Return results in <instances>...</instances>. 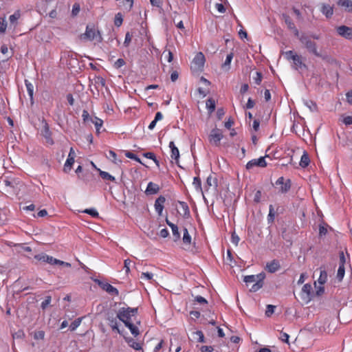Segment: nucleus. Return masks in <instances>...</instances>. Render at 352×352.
I'll use <instances>...</instances> for the list:
<instances>
[{"label":"nucleus","instance_id":"nucleus-58","mask_svg":"<svg viewBox=\"0 0 352 352\" xmlns=\"http://www.w3.org/2000/svg\"><path fill=\"white\" fill-rule=\"evenodd\" d=\"M125 64V61L122 59V58H119L118 59L115 63H114V66L116 68H120L121 67H122Z\"/></svg>","mask_w":352,"mask_h":352},{"label":"nucleus","instance_id":"nucleus-53","mask_svg":"<svg viewBox=\"0 0 352 352\" xmlns=\"http://www.w3.org/2000/svg\"><path fill=\"white\" fill-rule=\"evenodd\" d=\"M282 341L289 344V336L287 333H285V332H280V338H279Z\"/></svg>","mask_w":352,"mask_h":352},{"label":"nucleus","instance_id":"nucleus-7","mask_svg":"<svg viewBox=\"0 0 352 352\" xmlns=\"http://www.w3.org/2000/svg\"><path fill=\"white\" fill-rule=\"evenodd\" d=\"M95 282L105 292L111 296H118V290L111 284L100 280H95Z\"/></svg>","mask_w":352,"mask_h":352},{"label":"nucleus","instance_id":"nucleus-39","mask_svg":"<svg viewBox=\"0 0 352 352\" xmlns=\"http://www.w3.org/2000/svg\"><path fill=\"white\" fill-rule=\"evenodd\" d=\"M19 17H20V13L18 11L15 12L13 14L10 15L9 17L10 24L15 25L16 23V21L19 19Z\"/></svg>","mask_w":352,"mask_h":352},{"label":"nucleus","instance_id":"nucleus-54","mask_svg":"<svg viewBox=\"0 0 352 352\" xmlns=\"http://www.w3.org/2000/svg\"><path fill=\"white\" fill-rule=\"evenodd\" d=\"M233 56H234V55H233L232 53H230V54H228L227 55L226 60H225V62L223 63V66L224 67L230 65V63H231V61H232V60L233 58Z\"/></svg>","mask_w":352,"mask_h":352},{"label":"nucleus","instance_id":"nucleus-9","mask_svg":"<svg viewBox=\"0 0 352 352\" xmlns=\"http://www.w3.org/2000/svg\"><path fill=\"white\" fill-rule=\"evenodd\" d=\"M205 63V57L203 53H197L192 62V67L195 69H201L204 67Z\"/></svg>","mask_w":352,"mask_h":352},{"label":"nucleus","instance_id":"nucleus-38","mask_svg":"<svg viewBox=\"0 0 352 352\" xmlns=\"http://www.w3.org/2000/svg\"><path fill=\"white\" fill-rule=\"evenodd\" d=\"M183 241L185 244H190L191 242V236L188 233L187 228H184V236H183Z\"/></svg>","mask_w":352,"mask_h":352},{"label":"nucleus","instance_id":"nucleus-29","mask_svg":"<svg viewBox=\"0 0 352 352\" xmlns=\"http://www.w3.org/2000/svg\"><path fill=\"white\" fill-rule=\"evenodd\" d=\"M74 163V159L72 158V157H67L65 163V165H64V171L65 173H67L69 172L71 168H72V166L73 165V164Z\"/></svg>","mask_w":352,"mask_h":352},{"label":"nucleus","instance_id":"nucleus-6","mask_svg":"<svg viewBox=\"0 0 352 352\" xmlns=\"http://www.w3.org/2000/svg\"><path fill=\"white\" fill-rule=\"evenodd\" d=\"M118 314L116 315L113 312H108L106 316V320L108 321V324L111 327L113 331H116L119 334H122L121 331L118 327Z\"/></svg>","mask_w":352,"mask_h":352},{"label":"nucleus","instance_id":"nucleus-18","mask_svg":"<svg viewBox=\"0 0 352 352\" xmlns=\"http://www.w3.org/2000/svg\"><path fill=\"white\" fill-rule=\"evenodd\" d=\"M169 148L171 150V154L170 157L173 160H175L176 161V163L177 164L179 162V151L177 147L175 145V143L173 142H170L169 143Z\"/></svg>","mask_w":352,"mask_h":352},{"label":"nucleus","instance_id":"nucleus-32","mask_svg":"<svg viewBox=\"0 0 352 352\" xmlns=\"http://www.w3.org/2000/svg\"><path fill=\"white\" fill-rule=\"evenodd\" d=\"M143 156L148 159L152 160L158 167L160 166V162L157 160V159L155 157V155L153 153H152V152L144 153H143Z\"/></svg>","mask_w":352,"mask_h":352},{"label":"nucleus","instance_id":"nucleus-14","mask_svg":"<svg viewBox=\"0 0 352 352\" xmlns=\"http://www.w3.org/2000/svg\"><path fill=\"white\" fill-rule=\"evenodd\" d=\"M311 290L312 287L310 284H305L302 288L301 298L307 302L310 301L311 299Z\"/></svg>","mask_w":352,"mask_h":352},{"label":"nucleus","instance_id":"nucleus-30","mask_svg":"<svg viewBox=\"0 0 352 352\" xmlns=\"http://www.w3.org/2000/svg\"><path fill=\"white\" fill-rule=\"evenodd\" d=\"M192 185L195 190L198 192H202L201 181L199 177H195L193 179Z\"/></svg>","mask_w":352,"mask_h":352},{"label":"nucleus","instance_id":"nucleus-60","mask_svg":"<svg viewBox=\"0 0 352 352\" xmlns=\"http://www.w3.org/2000/svg\"><path fill=\"white\" fill-rule=\"evenodd\" d=\"M343 123L346 125L352 124V116H347L343 118Z\"/></svg>","mask_w":352,"mask_h":352},{"label":"nucleus","instance_id":"nucleus-23","mask_svg":"<svg viewBox=\"0 0 352 352\" xmlns=\"http://www.w3.org/2000/svg\"><path fill=\"white\" fill-rule=\"evenodd\" d=\"M124 339L127 344L129 345V346L133 348V349L138 351L142 349V344L135 341L132 338H124Z\"/></svg>","mask_w":352,"mask_h":352},{"label":"nucleus","instance_id":"nucleus-42","mask_svg":"<svg viewBox=\"0 0 352 352\" xmlns=\"http://www.w3.org/2000/svg\"><path fill=\"white\" fill-rule=\"evenodd\" d=\"M125 156L129 159L134 160L136 162L143 164V163L142 162L140 159L137 155H135V154H133V153H131L130 151H126Z\"/></svg>","mask_w":352,"mask_h":352},{"label":"nucleus","instance_id":"nucleus-26","mask_svg":"<svg viewBox=\"0 0 352 352\" xmlns=\"http://www.w3.org/2000/svg\"><path fill=\"white\" fill-rule=\"evenodd\" d=\"M162 118H163L162 113L160 111L157 112L155 114V119L148 125V129L150 130H153L155 128L157 122L161 120Z\"/></svg>","mask_w":352,"mask_h":352},{"label":"nucleus","instance_id":"nucleus-19","mask_svg":"<svg viewBox=\"0 0 352 352\" xmlns=\"http://www.w3.org/2000/svg\"><path fill=\"white\" fill-rule=\"evenodd\" d=\"M293 63V68L298 70L301 68H307V66L305 64H304L302 61L301 56H298V54L296 56H293V60H292Z\"/></svg>","mask_w":352,"mask_h":352},{"label":"nucleus","instance_id":"nucleus-59","mask_svg":"<svg viewBox=\"0 0 352 352\" xmlns=\"http://www.w3.org/2000/svg\"><path fill=\"white\" fill-rule=\"evenodd\" d=\"M256 76L254 78V81L256 85H260L262 80V75L260 72L256 73Z\"/></svg>","mask_w":352,"mask_h":352},{"label":"nucleus","instance_id":"nucleus-44","mask_svg":"<svg viewBox=\"0 0 352 352\" xmlns=\"http://www.w3.org/2000/svg\"><path fill=\"white\" fill-rule=\"evenodd\" d=\"M83 212L91 215L93 217H98L99 214L97 210L94 208L85 209Z\"/></svg>","mask_w":352,"mask_h":352},{"label":"nucleus","instance_id":"nucleus-21","mask_svg":"<svg viewBox=\"0 0 352 352\" xmlns=\"http://www.w3.org/2000/svg\"><path fill=\"white\" fill-rule=\"evenodd\" d=\"M327 281V272L324 266L320 267V276L318 279V282L320 285H322Z\"/></svg>","mask_w":352,"mask_h":352},{"label":"nucleus","instance_id":"nucleus-37","mask_svg":"<svg viewBox=\"0 0 352 352\" xmlns=\"http://www.w3.org/2000/svg\"><path fill=\"white\" fill-rule=\"evenodd\" d=\"M123 22L122 15L120 12H118L116 14L114 19V25L117 27H120L122 25Z\"/></svg>","mask_w":352,"mask_h":352},{"label":"nucleus","instance_id":"nucleus-40","mask_svg":"<svg viewBox=\"0 0 352 352\" xmlns=\"http://www.w3.org/2000/svg\"><path fill=\"white\" fill-rule=\"evenodd\" d=\"M81 320V318H76L74 321H73L69 326L70 331H73L76 330L80 326Z\"/></svg>","mask_w":352,"mask_h":352},{"label":"nucleus","instance_id":"nucleus-64","mask_svg":"<svg viewBox=\"0 0 352 352\" xmlns=\"http://www.w3.org/2000/svg\"><path fill=\"white\" fill-rule=\"evenodd\" d=\"M346 101L350 104H352V90H350L346 94Z\"/></svg>","mask_w":352,"mask_h":352},{"label":"nucleus","instance_id":"nucleus-17","mask_svg":"<svg viewBox=\"0 0 352 352\" xmlns=\"http://www.w3.org/2000/svg\"><path fill=\"white\" fill-rule=\"evenodd\" d=\"M280 267L279 261L277 260H273L266 265V270L270 273H274L278 271Z\"/></svg>","mask_w":352,"mask_h":352},{"label":"nucleus","instance_id":"nucleus-31","mask_svg":"<svg viewBox=\"0 0 352 352\" xmlns=\"http://www.w3.org/2000/svg\"><path fill=\"white\" fill-rule=\"evenodd\" d=\"M275 212L274 209V206L270 205L269 207V214L267 215V222L268 223H272L274 220Z\"/></svg>","mask_w":352,"mask_h":352},{"label":"nucleus","instance_id":"nucleus-35","mask_svg":"<svg viewBox=\"0 0 352 352\" xmlns=\"http://www.w3.org/2000/svg\"><path fill=\"white\" fill-rule=\"evenodd\" d=\"M345 274V267L344 266L339 265L338 272H337V278L338 281H342Z\"/></svg>","mask_w":352,"mask_h":352},{"label":"nucleus","instance_id":"nucleus-8","mask_svg":"<svg viewBox=\"0 0 352 352\" xmlns=\"http://www.w3.org/2000/svg\"><path fill=\"white\" fill-rule=\"evenodd\" d=\"M84 36L90 41H93L94 39L98 40L99 42L102 41V36L99 31H96L94 28H89V25L86 28Z\"/></svg>","mask_w":352,"mask_h":352},{"label":"nucleus","instance_id":"nucleus-1","mask_svg":"<svg viewBox=\"0 0 352 352\" xmlns=\"http://www.w3.org/2000/svg\"><path fill=\"white\" fill-rule=\"evenodd\" d=\"M138 308L122 307L118 312V319L128 327L131 334L136 337L140 334V331L135 324H140V321L137 320L136 314Z\"/></svg>","mask_w":352,"mask_h":352},{"label":"nucleus","instance_id":"nucleus-11","mask_svg":"<svg viewBox=\"0 0 352 352\" xmlns=\"http://www.w3.org/2000/svg\"><path fill=\"white\" fill-rule=\"evenodd\" d=\"M267 163L265 160V157H261L258 159H253L249 161L246 164V168L251 170L254 166L265 167Z\"/></svg>","mask_w":352,"mask_h":352},{"label":"nucleus","instance_id":"nucleus-10","mask_svg":"<svg viewBox=\"0 0 352 352\" xmlns=\"http://www.w3.org/2000/svg\"><path fill=\"white\" fill-rule=\"evenodd\" d=\"M338 34L346 39H352V28L340 25L336 28Z\"/></svg>","mask_w":352,"mask_h":352},{"label":"nucleus","instance_id":"nucleus-56","mask_svg":"<svg viewBox=\"0 0 352 352\" xmlns=\"http://www.w3.org/2000/svg\"><path fill=\"white\" fill-rule=\"evenodd\" d=\"M198 336V342H205V338L203 332L201 331H197L195 333Z\"/></svg>","mask_w":352,"mask_h":352},{"label":"nucleus","instance_id":"nucleus-3","mask_svg":"<svg viewBox=\"0 0 352 352\" xmlns=\"http://www.w3.org/2000/svg\"><path fill=\"white\" fill-rule=\"evenodd\" d=\"M265 278V274L263 272L259 273L256 275H248L243 278V281L247 286L252 283L250 291L251 292H256L263 286V280Z\"/></svg>","mask_w":352,"mask_h":352},{"label":"nucleus","instance_id":"nucleus-28","mask_svg":"<svg viewBox=\"0 0 352 352\" xmlns=\"http://www.w3.org/2000/svg\"><path fill=\"white\" fill-rule=\"evenodd\" d=\"M43 136L45 137L46 142L50 144V145H52L54 144V141L51 137V132L49 130V128L47 126H45L44 131H43Z\"/></svg>","mask_w":352,"mask_h":352},{"label":"nucleus","instance_id":"nucleus-24","mask_svg":"<svg viewBox=\"0 0 352 352\" xmlns=\"http://www.w3.org/2000/svg\"><path fill=\"white\" fill-rule=\"evenodd\" d=\"M25 85L27 89V91L28 93V95L30 96L31 103H34V86L33 85L28 81V80H25Z\"/></svg>","mask_w":352,"mask_h":352},{"label":"nucleus","instance_id":"nucleus-47","mask_svg":"<svg viewBox=\"0 0 352 352\" xmlns=\"http://www.w3.org/2000/svg\"><path fill=\"white\" fill-rule=\"evenodd\" d=\"M7 28V21L5 18L0 19V33H4Z\"/></svg>","mask_w":352,"mask_h":352},{"label":"nucleus","instance_id":"nucleus-62","mask_svg":"<svg viewBox=\"0 0 352 352\" xmlns=\"http://www.w3.org/2000/svg\"><path fill=\"white\" fill-rule=\"evenodd\" d=\"M201 352H212L214 349L212 346H202L200 348Z\"/></svg>","mask_w":352,"mask_h":352},{"label":"nucleus","instance_id":"nucleus-25","mask_svg":"<svg viewBox=\"0 0 352 352\" xmlns=\"http://www.w3.org/2000/svg\"><path fill=\"white\" fill-rule=\"evenodd\" d=\"M97 170L99 171L100 176L104 180H109L111 182H115L116 178L113 175H110L109 173L106 171L101 170L99 168H97Z\"/></svg>","mask_w":352,"mask_h":352},{"label":"nucleus","instance_id":"nucleus-63","mask_svg":"<svg viewBox=\"0 0 352 352\" xmlns=\"http://www.w3.org/2000/svg\"><path fill=\"white\" fill-rule=\"evenodd\" d=\"M239 240H240L239 237L235 233H232V237H231L232 243H234V245H237L239 242Z\"/></svg>","mask_w":352,"mask_h":352},{"label":"nucleus","instance_id":"nucleus-51","mask_svg":"<svg viewBox=\"0 0 352 352\" xmlns=\"http://www.w3.org/2000/svg\"><path fill=\"white\" fill-rule=\"evenodd\" d=\"M346 258L343 251L339 252V265L344 266Z\"/></svg>","mask_w":352,"mask_h":352},{"label":"nucleus","instance_id":"nucleus-2","mask_svg":"<svg viewBox=\"0 0 352 352\" xmlns=\"http://www.w3.org/2000/svg\"><path fill=\"white\" fill-rule=\"evenodd\" d=\"M302 45V46L307 50L310 54L314 56L321 58L322 60L329 61V56L327 54H322L318 52L317 48V44L315 41L311 40V37L306 35L305 34H299V36H297Z\"/></svg>","mask_w":352,"mask_h":352},{"label":"nucleus","instance_id":"nucleus-16","mask_svg":"<svg viewBox=\"0 0 352 352\" xmlns=\"http://www.w3.org/2000/svg\"><path fill=\"white\" fill-rule=\"evenodd\" d=\"M166 201V199L163 196H160L155 201V209L157 213L159 215H162L163 209H164V204Z\"/></svg>","mask_w":352,"mask_h":352},{"label":"nucleus","instance_id":"nucleus-48","mask_svg":"<svg viewBox=\"0 0 352 352\" xmlns=\"http://www.w3.org/2000/svg\"><path fill=\"white\" fill-rule=\"evenodd\" d=\"M296 54H295L292 50H289V51H287L285 52H284V56L285 57V58L287 60H293V56H296Z\"/></svg>","mask_w":352,"mask_h":352},{"label":"nucleus","instance_id":"nucleus-15","mask_svg":"<svg viewBox=\"0 0 352 352\" xmlns=\"http://www.w3.org/2000/svg\"><path fill=\"white\" fill-rule=\"evenodd\" d=\"M320 12L327 18L329 19L333 14V7L327 3L320 5Z\"/></svg>","mask_w":352,"mask_h":352},{"label":"nucleus","instance_id":"nucleus-49","mask_svg":"<svg viewBox=\"0 0 352 352\" xmlns=\"http://www.w3.org/2000/svg\"><path fill=\"white\" fill-rule=\"evenodd\" d=\"M305 104L312 111H316L317 109L316 103L311 100H307L306 102H305Z\"/></svg>","mask_w":352,"mask_h":352},{"label":"nucleus","instance_id":"nucleus-22","mask_svg":"<svg viewBox=\"0 0 352 352\" xmlns=\"http://www.w3.org/2000/svg\"><path fill=\"white\" fill-rule=\"evenodd\" d=\"M337 4L339 6L345 8V10L349 12H352V1L351 0H338Z\"/></svg>","mask_w":352,"mask_h":352},{"label":"nucleus","instance_id":"nucleus-5","mask_svg":"<svg viewBox=\"0 0 352 352\" xmlns=\"http://www.w3.org/2000/svg\"><path fill=\"white\" fill-rule=\"evenodd\" d=\"M223 135L222 131L217 128L211 130L208 136L210 144L216 146H219L220 141L222 140Z\"/></svg>","mask_w":352,"mask_h":352},{"label":"nucleus","instance_id":"nucleus-27","mask_svg":"<svg viewBox=\"0 0 352 352\" xmlns=\"http://www.w3.org/2000/svg\"><path fill=\"white\" fill-rule=\"evenodd\" d=\"M310 162L309 155L307 153H304L301 156L300 166L302 168L307 167Z\"/></svg>","mask_w":352,"mask_h":352},{"label":"nucleus","instance_id":"nucleus-43","mask_svg":"<svg viewBox=\"0 0 352 352\" xmlns=\"http://www.w3.org/2000/svg\"><path fill=\"white\" fill-rule=\"evenodd\" d=\"M80 10V4L78 3H75L73 5L72 10V16H76L78 14Z\"/></svg>","mask_w":352,"mask_h":352},{"label":"nucleus","instance_id":"nucleus-55","mask_svg":"<svg viewBox=\"0 0 352 352\" xmlns=\"http://www.w3.org/2000/svg\"><path fill=\"white\" fill-rule=\"evenodd\" d=\"M153 277V274L150 272H142L141 274V279L151 280Z\"/></svg>","mask_w":352,"mask_h":352},{"label":"nucleus","instance_id":"nucleus-34","mask_svg":"<svg viewBox=\"0 0 352 352\" xmlns=\"http://www.w3.org/2000/svg\"><path fill=\"white\" fill-rule=\"evenodd\" d=\"M206 186H217V181L215 177H212L211 175L208 176L206 179Z\"/></svg>","mask_w":352,"mask_h":352},{"label":"nucleus","instance_id":"nucleus-61","mask_svg":"<svg viewBox=\"0 0 352 352\" xmlns=\"http://www.w3.org/2000/svg\"><path fill=\"white\" fill-rule=\"evenodd\" d=\"M215 8L220 13H224L226 12V8L222 3H216Z\"/></svg>","mask_w":352,"mask_h":352},{"label":"nucleus","instance_id":"nucleus-41","mask_svg":"<svg viewBox=\"0 0 352 352\" xmlns=\"http://www.w3.org/2000/svg\"><path fill=\"white\" fill-rule=\"evenodd\" d=\"M179 204L184 212V216H189L190 210L188 204L184 201H179Z\"/></svg>","mask_w":352,"mask_h":352},{"label":"nucleus","instance_id":"nucleus-46","mask_svg":"<svg viewBox=\"0 0 352 352\" xmlns=\"http://www.w3.org/2000/svg\"><path fill=\"white\" fill-rule=\"evenodd\" d=\"M132 37H133V34L129 32H127L125 34V38H124V45L125 47H128L131 41V39H132Z\"/></svg>","mask_w":352,"mask_h":352},{"label":"nucleus","instance_id":"nucleus-50","mask_svg":"<svg viewBox=\"0 0 352 352\" xmlns=\"http://www.w3.org/2000/svg\"><path fill=\"white\" fill-rule=\"evenodd\" d=\"M275 308H276V306L272 305H268L267 306V309L265 311V315L268 317L270 316L274 312Z\"/></svg>","mask_w":352,"mask_h":352},{"label":"nucleus","instance_id":"nucleus-57","mask_svg":"<svg viewBox=\"0 0 352 352\" xmlns=\"http://www.w3.org/2000/svg\"><path fill=\"white\" fill-rule=\"evenodd\" d=\"M107 157L109 158V159L112 158L111 159L112 162L116 163V164L117 163V162H116L117 155H116V153L114 151H109V155L107 156Z\"/></svg>","mask_w":352,"mask_h":352},{"label":"nucleus","instance_id":"nucleus-36","mask_svg":"<svg viewBox=\"0 0 352 352\" xmlns=\"http://www.w3.org/2000/svg\"><path fill=\"white\" fill-rule=\"evenodd\" d=\"M170 228L172 230L173 235L175 238V241H177L180 237V234L179 232L178 227L175 224L174 225H170Z\"/></svg>","mask_w":352,"mask_h":352},{"label":"nucleus","instance_id":"nucleus-45","mask_svg":"<svg viewBox=\"0 0 352 352\" xmlns=\"http://www.w3.org/2000/svg\"><path fill=\"white\" fill-rule=\"evenodd\" d=\"M52 300V298L50 296H47L45 297V300L41 302V307L42 309H45L47 306L50 304Z\"/></svg>","mask_w":352,"mask_h":352},{"label":"nucleus","instance_id":"nucleus-4","mask_svg":"<svg viewBox=\"0 0 352 352\" xmlns=\"http://www.w3.org/2000/svg\"><path fill=\"white\" fill-rule=\"evenodd\" d=\"M34 258L41 263H46L50 265H58L67 267H70L71 264L67 262H65L57 258H54L52 256H49L45 253L36 254Z\"/></svg>","mask_w":352,"mask_h":352},{"label":"nucleus","instance_id":"nucleus-12","mask_svg":"<svg viewBox=\"0 0 352 352\" xmlns=\"http://www.w3.org/2000/svg\"><path fill=\"white\" fill-rule=\"evenodd\" d=\"M277 186H280V191L282 193L287 192L291 188L290 179H285L283 177H279L276 182Z\"/></svg>","mask_w":352,"mask_h":352},{"label":"nucleus","instance_id":"nucleus-33","mask_svg":"<svg viewBox=\"0 0 352 352\" xmlns=\"http://www.w3.org/2000/svg\"><path fill=\"white\" fill-rule=\"evenodd\" d=\"M206 107L210 113H212L215 109V101L212 98H209L206 101Z\"/></svg>","mask_w":352,"mask_h":352},{"label":"nucleus","instance_id":"nucleus-13","mask_svg":"<svg viewBox=\"0 0 352 352\" xmlns=\"http://www.w3.org/2000/svg\"><path fill=\"white\" fill-rule=\"evenodd\" d=\"M282 18L284 20L285 23H286L287 28L292 30L294 35L296 36H299V31L296 28L293 21L292 20V19L289 17V16H288L287 14H282Z\"/></svg>","mask_w":352,"mask_h":352},{"label":"nucleus","instance_id":"nucleus-52","mask_svg":"<svg viewBox=\"0 0 352 352\" xmlns=\"http://www.w3.org/2000/svg\"><path fill=\"white\" fill-rule=\"evenodd\" d=\"M195 301L201 305L208 304L206 299L201 296H197L195 297Z\"/></svg>","mask_w":352,"mask_h":352},{"label":"nucleus","instance_id":"nucleus-20","mask_svg":"<svg viewBox=\"0 0 352 352\" xmlns=\"http://www.w3.org/2000/svg\"><path fill=\"white\" fill-rule=\"evenodd\" d=\"M159 189L160 188L157 184L150 182L147 185L145 192L147 195H154L159 191Z\"/></svg>","mask_w":352,"mask_h":352}]
</instances>
